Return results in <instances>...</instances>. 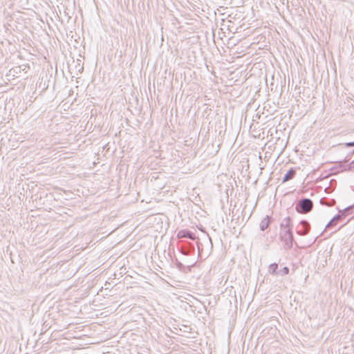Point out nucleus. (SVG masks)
Returning a JSON list of instances; mask_svg holds the SVG:
<instances>
[{
    "label": "nucleus",
    "mask_w": 354,
    "mask_h": 354,
    "mask_svg": "<svg viewBox=\"0 0 354 354\" xmlns=\"http://www.w3.org/2000/svg\"><path fill=\"white\" fill-rule=\"evenodd\" d=\"M292 230V218L289 216L286 217L280 223L279 236L281 240L285 243L287 248H291L293 245L294 237Z\"/></svg>",
    "instance_id": "f257e3e1"
},
{
    "label": "nucleus",
    "mask_w": 354,
    "mask_h": 354,
    "mask_svg": "<svg viewBox=\"0 0 354 354\" xmlns=\"http://www.w3.org/2000/svg\"><path fill=\"white\" fill-rule=\"evenodd\" d=\"M313 208V202L308 198H302L295 203V209L299 214H307Z\"/></svg>",
    "instance_id": "f03ea898"
},
{
    "label": "nucleus",
    "mask_w": 354,
    "mask_h": 354,
    "mask_svg": "<svg viewBox=\"0 0 354 354\" xmlns=\"http://www.w3.org/2000/svg\"><path fill=\"white\" fill-rule=\"evenodd\" d=\"M296 233L300 236H306L307 235L310 230V223L306 221L303 220L300 221L298 225L295 227Z\"/></svg>",
    "instance_id": "7ed1b4c3"
},
{
    "label": "nucleus",
    "mask_w": 354,
    "mask_h": 354,
    "mask_svg": "<svg viewBox=\"0 0 354 354\" xmlns=\"http://www.w3.org/2000/svg\"><path fill=\"white\" fill-rule=\"evenodd\" d=\"M289 272L288 267H268V273L274 276H284Z\"/></svg>",
    "instance_id": "20e7f679"
},
{
    "label": "nucleus",
    "mask_w": 354,
    "mask_h": 354,
    "mask_svg": "<svg viewBox=\"0 0 354 354\" xmlns=\"http://www.w3.org/2000/svg\"><path fill=\"white\" fill-rule=\"evenodd\" d=\"M177 237L179 239L187 238L191 240H195L196 239L195 234L189 230H180L177 234Z\"/></svg>",
    "instance_id": "39448f33"
},
{
    "label": "nucleus",
    "mask_w": 354,
    "mask_h": 354,
    "mask_svg": "<svg viewBox=\"0 0 354 354\" xmlns=\"http://www.w3.org/2000/svg\"><path fill=\"white\" fill-rule=\"evenodd\" d=\"M354 210V205H350L347 207H345L344 209L342 210H339V214L336 216H339V220L342 221L348 215L352 214Z\"/></svg>",
    "instance_id": "423d86ee"
},
{
    "label": "nucleus",
    "mask_w": 354,
    "mask_h": 354,
    "mask_svg": "<svg viewBox=\"0 0 354 354\" xmlns=\"http://www.w3.org/2000/svg\"><path fill=\"white\" fill-rule=\"evenodd\" d=\"M296 174V170L294 168H290L288 171L285 174L283 177L282 182L285 183L291 179H292Z\"/></svg>",
    "instance_id": "0eeeda50"
},
{
    "label": "nucleus",
    "mask_w": 354,
    "mask_h": 354,
    "mask_svg": "<svg viewBox=\"0 0 354 354\" xmlns=\"http://www.w3.org/2000/svg\"><path fill=\"white\" fill-rule=\"evenodd\" d=\"M272 222V218L266 216V218H264L261 222L260 223V229L261 231L266 230L268 226L270 225Z\"/></svg>",
    "instance_id": "6e6552de"
},
{
    "label": "nucleus",
    "mask_w": 354,
    "mask_h": 354,
    "mask_svg": "<svg viewBox=\"0 0 354 354\" xmlns=\"http://www.w3.org/2000/svg\"><path fill=\"white\" fill-rule=\"evenodd\" d=\"M339 216H335L326 225V229H330L335 227L340 221L339 220Z\"/></svg>",
    "instance_id": "1a4fd4ad"
},
{
    "label": "nucleus",
    "mask_w": 354,
    "mask_h": 354,
    "mask_svg": "<svg viewBox=\"0 0 354 354\" xmlns=\"http://www.w3.org/2000/svg\"><path fill=\"white\" fill-rule=\"evenodd\" d=\"M127 267H120L119 268V273H114V277L115 279H120V277H122L123 274H127L129 272V270L127 269Z\"/></svg>",
    "instance_id": "9d476101"
},
{
    "label": "nucleus",
    "mask_w": 354,
    "mask_h": 354,
    "mask_svg": "<svg viewBox=\"0 0 354 354\" xmlns=\"http://www.w3.org/2000/svg\"><path fill=\"white\" fill-rule=\"evenodd\" d=\"M344 171H354V160L348 165H345Z\"/></svg>",
    "instance_id": "9b49d317"
},
{
    "label": "nucleus",
    "mask_w": 354,
    "mask_h": 354,
    "mask_svg": "<svg viewBox=\"0 0 354 354\" xmlns=\"http://www.w3.org/2000/svg\"><path fill=\"white\" fill-rule=\"evenodd\" d=\"M137 276H140L139 273L136 271H131L130 272L129 270V272L127 274V277H129L130 278H134L136 279Z\"/></svg>",
    "instance_id": "f8f14e48"
},
{
    "label": "nucleus",
    "mask_w": 354,
    "mask_h": 354,
    "mask_svg": "<svg viewBox=\"0 0 354 354\" xmlns=\"http://www.w3.org/2000/svg\"><path fill=\"white\" fill-rule=\"evenodd\" d=\"M77 270H76L75 271V270H71L69 272V273L67 274V275L65 277L66 279H70L71 278L73 274H75V272H77Z\"/></svg>",
    "instance_id": "ddd939ff"
},
{
    "label": "nucleus",
    "mask_w": 354,
    "mask_h": 354,
    "mask_svg": "<svg viewBox=\"0 0 354 354\" xmlns=\"http://www.w3.org/2000/svg\"><path fill=\"white\" fill-rule=\"evenodd\" d=\"M346 147H354V141L353 142H348L345 144H344Z\"/></svg>",
    "instance_id": "4468645a"
},
{
    "label": "nucleus",
    "mask_w": 354,
    "mask_h": 354,
    "mask_svg": "<svg viewBox=\"0 0 354 354\" xmlns=\"http://www.w3.org/2000/svg\"><path fill=\"white\" fill-rule=\"evenodd\" d=\"M269 266H278V265L276 263H270Z\"/></svg>",
    "instance_id": "2eb2a0df"
},
{
    "label": "nucleus",
    "mask_w": 354,
    "mask_h": 354,
    "mask_svg": "<svg viewBox=\"0 0 354 354\" xmlns=\"http://www.w3.org/2000/svg\"><path fill=\"white\" fill-rule=\"evenodd\" d=\"M177 266H183V265L181 263H178L177 264Z\"/></svg>",
    "instance_id": "dca6fc26"
},
{
    "label": "nucleus",
    "mask_w": 354,
    "mask_h": 354,
    "mask_svg": "<svg viewBox=\"0 0 354 354\" xmlns=\"http://www.w3.org/2000/svg\"><path fill=\"white\" fill-rule=\"evenodd\" d=\"M348 161V159H346V158L344 159V162H347Z\"/></svg>",
    "instance_id": "f3484780"
}]
</instances>
